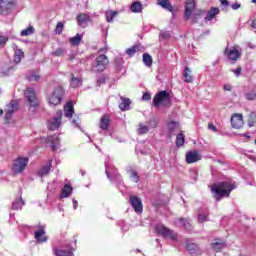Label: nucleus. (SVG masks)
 I'll list each match as a JSON object with an SVG mask.
<instances>
[{
    "mask_svg": "<svg viewBox=\"0 0 256 256\" xmlns=\"http://www.w3.org/2000/svg\"><path fill=\"white\" fill-rule=\"evenodd\" d=\"M236 186L229 182H218L212 185V193H214V198L216 201H221L223 197H229L231 191L235 189Z\"/></svg>",
    "mask_w": 256,
    "mask_h": 256,
    "instance_id": "1",
    "label": "nucleus"
},
{
    "mask_svg": "<svg viewBox=\"0 0 256 256\" xmlns=\"http://www.w3.org/2000/svg\"><path fill=\"white\" fill-rule=\"evenodd\" d=\"M63 95H65V90L63 89V87H56L54 91L47 96L49 105L51 107L61 105V101H63Z\"/></svg>",
    "mask_w": 256,
    "mask_h": 256,
    "instance_id": "2",
    "label": "nucleus"
},
{
    "mask_svg": "<svg viewBox=\"0 0 256 256\" xmlns=\"http://www.w3.org/2000/svg\"><path fill=\"white\" fill-rule=\"evenodd\" d=\"M153 105L155 107H169L171 105V96L167 91H160L153 98Z\"/></svg>",
    "mask_w": 256,
    "mask_h": 256,
    "instance_id": "3",
    "label": "nucleus"
},
{
    "mask_svg": "<svg viewBox=\"0 0 256 256\" xmlns=\"http://www.w3.org/2000/svg\"><path fill=\"white\" fill-rule=\"evenodd\" d=\"M155 231L158 235H160L164 239H171V241H175V242L178 241L177 233H175V231L167 228V226H165L163 224H158L155 227Z\"/></svg>",
    "mask_w": 256,
    "mask_h": 256,
    "instance_id": "4",
    "label": "nucleus"
},
{
    "mask_svg": "<svg viewBox=\"0 0 256 256\" xmlns=\"http://www.w3.org/2000/svg\"><path fill=\"white\" fill-rule=\"evenodd\" d=\"M24 97L30 105L29 111L33 112L35 109H37V107H39V99L37 98L35 89L27 88L24 92Z\"/></svg>",
    "mask_w": 256,
    "mask_h": 256,
    "instance_id": "5",
    "label": "nucleus"
},
{
    "mask_svg": "<svg viewBox=\"0 0 256 256\" xmlns=\"http://www.w3.org/2000/svg\"><path fill=\"white\" fill-rule=\"evenodd\" d=\"M242 53L241 47L239 46H233L231 48L227 47L224 51V55L229 59V61H232V63L241 59Z\"/></svg>",
    "mask_w": 256,
    "mask_h": 256,
    "instance_id": "6",
    "label": "nucleus"
},
{
    "mask_svg": "<svg viewBox=\"0 0 256 256\" xmlns=\"http://www.w3.org/2000/svg\"><path fill=\"white\" fill-rule=\"evenodd\" d=\"M109 65V58L105 54L99 55L94 62L93 68L97 72L105 71Z\"/></svg>",
    "mask_w": 256,
    "mask_h": 256,
    "instance_id": "7",
    "label": "nucleus"
},
{
    "mask_svg": "<svg viewBox=\"0 0 256 256\" xmlns=\"http://www.w3.org/2000/svg\"><path fill=\"white\" fill-rule=\"evenodd\" d=\"M63 119V111L59 110L56 112V117L48 120L47 127L50 131H57L61 127V120Z\"/></svg>",
    "mask_w": 256,
    "mask_h": 256,
    "instance_id": "8",
    "label": "nucleus"
},
{
    "mask_svg": "<svg viewBox=\"0 0 256 256\" xmlns=\"http://www.w3.org/2000/svg\"><path fill=\"white\" fill-rule=\"evenodd\" d=\"M28 163H29V158L19 157L13 163V166H12L13 173H16V174L23 173Z\"/></svg>",
    "mask_w": 256,
    "mask_h": 256,
    "instance_id": "9",
    "label": "nucleus"
},
{
    "mask_svg": "<svg viewBox=\"0 0 256 256\" xmlns=\"http://www.w3.org/2000/svg\"><path fill=\"white\" fill-rule=\"evenodd\" d=\"M130 205L135 213L141 215L143 213V202L137 196H130Z\"/></svg>",
    "mask_w": 256,
    "mask_h": 256,
    "instance_id": "10",
    "label": "nucleus"
},
{
    "mask_svg": "<svg viewBox=\"0 0 256 256\" xmlns=\"http://www.w3.org/2000/svg\"><path fill=\"white\" fill-rule=\"evenodd\" d=\"M243 114L234 113L231 117V126L233 129H241L243 127Z\"/></svg>",
    "mask_w": 256,
    "mask_h": 256,
    "instance_id": "11",
    "label": "nucleus"
},
{
    "mask_svg": "<svg viewBox=\"0 0 256 256\" xmlns=\"http://www.w3.org/2000/svg\"><path fill=\"white\" fill-rule=\"evenodd\" d=\"M17 109H19V104L16 101H11L5 110L6 121H9V119H11L13 113H15V111H17Z\"/></svg>",
    "mask_w": 256,
    "mask_h": 256,
    "instance_id": "12",
    "label": "nucleus"
},
{
    "mask_svg": "<svg viewBox=\"0 0 256 256\" xmlns=\"http://www.w3.org/2000/svg\"><path fill=\"white\" fill-rule=\"evenodd\" d=\"M13 9V0H0V13L7 15Z\"/></svg>",
    "mask_w": 256,
    "mask_h": 256,
    "instance_id": "13",
    "label": "nucleus"
},
{
    "mask_svg": "<svg viewBox=\"0 0 256 256\" xmlns=\"http://www.w3.org/2000/svg\"><path fill=\"white\" fill-rule=\"evenodd\" d=\"M197 161H201V155L197 150H193L186 153V163H197Z\"/></svg>",
    "mask_w": 256,
    "mask_h": 256,
    "instance_id": "14",
    "label": "nucleus"
},
{
    "mask_svg": "<svg viewBox=\"0 0 256 256\" xmlns=\"http://www.w3.org/2000/svg\"><path fill=\"white\" fill-rule=\"evenodd\" d=\"M195 9V0H187L185 5V13L184 19H191V15H193V10Z\"/></svg>",
    "mask_w": 256,
    "mask_h": 256,
    "instance_id": "15",
    "label": "nucleus"
},
{
    "mask_svg": "<svg viewBox=\"0 0 256 256\" xmlns=\"http://www.w3.org/2000/svg\"><path fill=\"white\" fill-rule=\"evenodd\" d=\"M34 237L38 243H46L47 236H45V228L43 226H39V229L34 232Z\"/></svg>",
    "mask_w": 256,
    "mask_h": 256,
    "instance_id": "16",
    "label": "nucleus"
},
{
    "mask_svg": "<svg viewBox=\"0 0 256 256\" xmlns=\"http://www.w3.org/2000/svg\"><path fill=\"white\" fill-rule=\"evenodd\" d=\"M157 5L165 9V11H169V13H175V9L173 8V4L169 0H157Z\"/></svg>",
    "mask_w": 256,
    "mask_h": 256,
    "instance_id": "17",
    "label": "nucleus"
},
{
    "mask_svg": "<svg viewBox=\"0 0 256 256\" xmlns=\"http://www.w3.org/2000/svg\"><path fill=\"white\" fill-rule=\"evenodd\" d=\"M73 193V187H71V184H65L62 188V192L60 194V199H67V197H70Z\"/></svg>",
    "mask_w": 256,
    "mask_h": 256,
    "instance_id": "18",
    "label": "nucleus"
},
{
    "mask_svg": "<svg viewBox=\"0 0 256 256\" xmlns=\"http://www.w3.org/2000/svg\"><path fill=\"white\" fill-rule=\"evenodd\" d=\"M121 103L119 104L120 111H129L131 107V100L123 96L120 97Z\"/></svg>",
    "mask_w": 256,
    "mask_h": 256,
    "instance_id": "19",
    "label": "nucleus"
},
{
    "mask_svg": "<svg viewBox=\"0 0 256 256\" xmlns=\"http://www.w3.org/2000/svg\"><path fill=\"white\" fill-rule=\"evenodd\" d=\"M219 15V8L212 7L206 14V17L204 18V21H213L215 17Z\"/></svg>",
    "mask_w": 256,
    "mask_h": 256,
    "instance_id": "20",
    "label": "nucleus"
},
{
    "mask_svg": "<svg viewBox=\"0 0 256 256\" xmlns=\"http://www.w3.org/2000/svg\"><path fill=\"white\" fill-rule=\"evenodd\" d=\"M168 137H173L175 135V131H179V124L175 121L168 122Z\"/></svg>",
    "mask_w": 256,
    "mask_h": 256,
    "instance_id": "21",
    "label": "nucleus"
},
{
    "mask_svg": "<svg viewBox=\"0 0 256 256\" xmlns=\"http://www.w3.org/2000/svg\"><path fill=\"white\" fill-rule=\"evenodd\" d=\"M74 113H75V108H73V104L71 102H68L64 106V115H65V117H67L68 119H71V117H73Z\"/></svg>",
    "mask_w": 256,
    "mask_h": 256,
    "instance_id": "22",
    "label": "nucleus"
},
{
    "mask_svg": "<svg viewBox=\"0 0 256 256\" xmlns=\"http://www.w3.org/2000/svg\"><path fill=\"white\" fill-rule=\"evenodd\" d=\"M89 21H91V18L86 13H82L77 16V23L80 27H83L85 23H89Z\"/></svg>",
    "mask_w": 256,
    "mask_h": 256,
    "instance_id": "23",
    "label": "nucleus"
},
{
    "mask_svg": "<svg viewBox=\"0 0 256 256\" xmlns=\"http://www.w3.org/2000/svg\"><path fill=\"white\" fill-rule=\"evenodd\" d=\"M51 171V161H49L45 166L38 170L39 177H47Z\"/></svg>",
    "mask_w": 256,
    "mask_h": 256,
    "instance_id": "24",
    "label": "nucleus"
},
{
    "mask_svg": "<svg viewBox=\"0 0 256 256\" xmlns=\"http://www.w3.org/2000/svg\"><path fill=\"white\" fill-rule=\"evenodd\" d=\"M211 247H212V249L214 251H216V253H219V251L224 249L225 241H223V240H215L214 242H212Z\"/></svg>",
    "mask_w": 256,
    "mask_h": 256,
    "instance_id": "25",
    "label": "nucleus"
},
{
    "mask_svg": "<svg viewBox=\"0 0 256 256\" xmlns=\"http://www.w3.org/2000/svg\"><path fill=\"white\" fill-rule=\"evenodd\" d=\"M48 143H51L52 151H55L59 147V136L53 135L47 138Z\"/></svg>",
    "mask_w": 256,
    "mask_h": 256,
    "instance_id": "26",
    "label": "nucleus"
},
{
    "mask_svg": "<svg viewBox=\"0 0 256 256\" xmlns=\"http://www.w3.org/2000/svg\"><path fill=\"white\" fill-rule=\"evenodd\" d=\"M209 221V211L208 210H200L198 212V223H205Z\"/></svg>",
    "mask_w": 256,
    "mask_h": 256,
    "instance_id": "27",
    "label": "nucleus"
},
{
    "mask_svg": "<svg viewBox=\"0 0 256 256\" xmlns=\"http://www.w3.org/2000/svg\"><path fill=\"white\" fill-rule=\"evenodd\" d=\"M25 57V53H23V50L19 48H14V61L15 63H21V60Z\"/></svg>",
    "mask_w": 256,
    "mask_h": 256,
    "instance_id": "28",
    "label": "nucleus"
},
{
    "mask_svg": "<svg viewBox=\"0 0 256 256\" xmlns=\"http://www.w3.org/2000/svg\"><path fill=\"white\" fill-rule=\"evenodd\" d=\"M54 253L56 256H71L73 252L69 249L55 248Z\"/></svg>",
    "mask_w": 256,
    "mask_h": 256,
    "instance_id": "29",
    "label": "nucleus"
},
{
    "mask_svg": "<svg viewBox=\"0 0 256 256\" xmlns=\"http://www.w3.org/2000/svg\"><path fill=\"white\" fill-rule=\"evenodd\" d=\"M130 11H132V13H141L143 11V4L139 1H135L130 6Z\"/></svg>",
    "mask_w": 256,
    "mask_h": 256,
    "instance_id": "30",
    "label": "nucleus"
},
{
    "mask_svg": "<svg viewBox=\"0 0 256 256\" xmlns=\"http://www.w3.org/2000/svg\"><path fill=\"white\" fill-rule=\"evenodd\" d=\"M110 121L111 120L109 119V116L104 115L100 121V129H102L103 131H107V129H109Z\"/></svg>",
    "mask_w": 256,
    "mask_h": 256,
    "instance_id": "31",
    "label": "nucleus"
},
{
    "mask_svg": "<svg viewBox=\"0 0 256 256\" xmlns=\"http://www.w3.org/2000/svg\"><path fill=\"white\" fill-rule=\"evenodd\" d=\"M105 172H106L108 179H110V181H111V179H113V177H116V178L119 177V173H117V168H115V167H112V170H110L109 166H106Z\"/></svg>",
    "mask_w": 256,
    "mask_h": 256,
    "instance_id": "32",
    "label": "nucleus"
},
{
    "mask_svg": "<svg viewBox=\"0 0 256 256\" xmlns=\"http://www.w3.org/2000/svg\"><path fill=\"white\" fill-rule=\"evenodd\" d=\"M183 78L186 83H193V76H191V69L189 67H185Z\"/></svg>",
    "mask_w": 256,
    "mask_h": 256,
    "instance_id": "33",
    "label": "nucleus"
},
{
    "mask_svg": "<svg viewBox=\"0 0 256 256\" xmlns=\"http://www.w3.org/2000/svg\"><path fill=\"white\" fill-rule=\"evenodd\" d=\"M119 12L113 11V10H108L105 12V17L107 23H113V20L115 19L116 15H118Z\"/></svg>",
    "mask_w": 256,
    "mask_h": 256,
    "instance_id": "34",
    "label": "nucleus"
},
{
    "mask_svg": "<svg viewBox=\"0 0 256 256\" xmlns=\"http://www.w3.org/2000/svg\"><path fill=\"white\" fill-rule=\"evenodd\" d=\"M83 83V80L80 78H75V75L72 74L70 86L73 87V89H77V87H81Z\"/></svg>",
    "mask_w": 256,
    "mask_h": 256,
    "instance_id": "35",
    "label": "nucleus"
},
{
    "mask_svg": "<svg viewBox=\"0 0 256 256\" xmlns=\"http://www.w3.org/2000/svg\"><path fill=\"white\" fill-rule=\"evenodd\" d=\"M23 205H25V202H23V199L17 198L12 203V209H14V211H19V209H21V207H23Z\"/></svg>",
    "mask_w": 256,
    "mask_h": 256,
    "instance_id": "36",
    "label": "nucleus"
},
{
    "mask_svg": "<svg viewBox=\"0 0 256 256\" xmlns=\"http://www.w3.org/2000/svg\"><path fill=\"white\" fill-rule=\"evenodd\" d=\"M35 33V27L29 26L28 28L22 30L20 32L21 37H29V35H33Z\"/></svg>",
    "mask_w": 256,
    "mask_h": 256,
    "instance_id": "37",
    "label": "nucleus"
},
{
    "mask_svg": "<svg viewBox=\"0 0 256 256\" xmlns=\"http://www.w3.org/2000/svg\"><path fill=\"white\" fill-rule=\"evenodd\" d=\"M179 223L182 227H184V229H186V231H191V222L189 219L180 218Z\"/></svg>",
    "mask_w": 256,
    "mask_h": 256,
    "instance_id": "38",
    "label": "nucleus"
},
{
    "mask_svg": "<svg viewBox=\"0 0 256 256\" xmlns=\"http://www.w3.org/2000/svg\"><path fill=\"white\" fill-rule=\"evenodd\" d=\"M179 223L182 227H184V229H186V231H191V222L189 219L180 218Z\"/></svg>",
    "mask_w": 256,
    "mask_h": 256,
    "instance_id": "39",
    "label": "nucleus"
},
{
    "mask_svg": "<svg viewBox=\"0 0 256 256\" xmlns=\"http://www.w3.org/2000/svg\"><path fill=\"white\" fill-rule=\"evenodd\" d=\"M143 63L146 67H151V65H153V58L149 54L145 53L143 54Z\"/></svg>",
    "mask_w": 256,
    "mask_h": 256,
    "instance_id": "40",
    "label": "nucleus"
},
{
    "mask_svg": "<svg viewBox=\"0 0 256 256\" xmlns=\"http://www.w3.org/2000/svg\"><path fill=\"white\" fill-rule=\"evenodd\" d=\"M81 39H83V35L77 34L76 36L70 38V43L74 46L79 45V43H81Z\"/></svg>",
    "mask_w": 256,
    "mask_h": 256,
    "instance_id": "41",
    "label": "nucleus"
},
{
    "mask_svg": "<svg viewBox=\"0 0 256 256\" xmlns=\"http://www.w3.org/2000/svg\"><path fill=\"white\" fill-rule=\"evenodd\" d=\"M255 123H256V113L251 112L248 117V126L253 127V125H255Z\"/></svg>",
    "mask_w": 256,
    "mask_h": 256,
    "instance_id": "42",
    "label": "nucleus"
},
{
    "mask_svg": "<svg viewBox=\"0 0 256 256\" xmlns=\"http://www.w3.org/2000/svg\"><path fill=\"white\" fill-rule=\"evenodd\" d=\"M185 143V135L183 133H180L176 137V145L178 147H182V145Z\"/></svg>",
    "mask_w": 256,
    "mask_h": 256,
    "instance_id": "43",
    "label": "nucleus"
},
{
    "mask_svg": "<svg viewBox=\"0 0 256 256\" xmlns=\"http://www.w3.org/2000/svg\"><path fill=\"white\" fill-rule=\"evenodd\" d=\"M137 132L138 135H145V133H149V126L140 124Z\"/></svg>",
    "mask_w": 256,
    "mask_h": 256,
    "instance_id": "44",
    "label": "nucleus"
},
{
    "mask_svg": "<svg viewBox=\"0 0 256 256\" xmlns=\"http://www.w3.org/2000/svg\"><path fill=\"white\" fill-rule=\"evenodd\" d=\"M137 51H139V46H132L126 50V53L129 55V57H133Z\"/></svg>",
    "mask_w": 256,
    "mask_h": 256,
    "instance_id": "45",
    "label": "nucleus"
},
{
    "mask_svg": "<svg viewBox=\"0 0 256 256\" xmlns=\"http://www.w3.org/2000/svg\"><path fill=\"white\" fill-rule=\"evenodd\" d=\"M245 97H246L247 101H255V99H256V91L252 90V91L246 93Z\"/></svg>",
    "mask_w": 256,
    "mask_h": 256,
    "instance_id": "46",
    "label": "nucleus"
},
{
    "mask_svg": "<svg viewBox=\"0 0 256 256\" xmlns=\"http://www.w3.org/2000/svg\"><path fill=\"white\" fill-rule=\"evenodd\" d=\"M63 22H58L55 28V33L56 35H61V33H63Z\"/></svg>",
    "mask_w": 256,
    "mask_h": 256,
    "instance_id": "47",
    "label": "nucleus"
},
{
    "mask_svg": "<svg viewBox=\"0 0 256 256\" xmlns=\"http://www.w3.org/2000/svg\"><path fill=\"white\" fill-rule=\"evenodd\" d=\"M130 177L134 183H139V174L136 171H131Z\"/></svg>",
    "mask_w": 256,
    "mask_h": 256,
    "instance_id": "48",
    "label": "nucleus"
},
{
    "mask_svg": "<svg viewBox=\"0 0 256 256\" xmlns=\"http://www.w3.org/2000/svg\"><path fill=\"white\" fill-rule=\"evenodd\" d=\"M189 177L195 182L197 181V177H198V174H197V170L195 169H192L189 171Z\"/></svg>",
    "mask_w": 256,
    "mask_h": 256,
    "instance_id": "49",
    "label": "nucleus"
},
{
    "mask_svg": "<svg viewBox=\"0 0 256 256\" xmlns=\"http://www.w3.org/2000/svg\"><path fill=\"white\" fill-rule=\"evenodd\" d=\"M63 53H65V49L63 48H57L52 54L55 57H61L63 55Z\"/></svg>",
    "mask_w": 256,
    "mask_h": 256,
    "instance_id": "50",
    "label": "nucleus"
},
{
    "mask_svg": "<svg viewBox=\"0 0 256 256\" xmlns=\"http://www.w3.org/2000/svg\"><path fill=\"white\" fill-rule=\"evenodd\" d=\"M28 81H39V75L37 74H30L27 76Z\"/></svg>",
    "mask_w": 256,
    "mask_h": 256,
    "instance_id": "51",
    "label": "nucleus"
},
{
    "mask_svg": "<svg viewBox=\"0 0 256 256\" xmlns=\"http://www.w3.org/2000/svg\"><path fill=\"white\" fill-rule=\"evenodd\" d=\"M160 37H162V39H169V37H171V33L169 31H162L160 33Z\"/></svg>",
    "mask_w": 256,
    "mask_h": 256,
    "instance_id": "52",
    "label": "nucleus"
},
{
    "mask_svg": "<svg viewBox=\"0 0 256 256\" xmlns=\"http://www.w3.org/2000/svg\"><path fill=\"white\" fill-rule=\"evenodd\" d=\"M7 43V37L0 36V49L5 47V44Z\"/></svg>",
    "mask_w": 256,
    "mask_h": 256,
    "instance_id": "53",
    "label": "nucleus"
},
{
    "mask_svg": "<svg viewBox=\"0 0 256 256\" xmlns=\"http://www.w3.org/2000/svg\"><path fill=\"white\" fill-rule=\"evenodd\" d=\"M143 101H151V94L149 92H146L142 96Z\"/></svg>",
    "mask_w": 256,
    "mask_h": 256,
    "instance_id": "54",
    "label": "nucleus"
},
{
    "mask_svg": "<svg viewBox=\"0 0 256 256\" xmlns=\"http://www.w3.org/2000/svg\"><path fill=\"white\" fill-rule=\"evenodd\" d=\"M231 8L234 10V11H237V9H241V4L239 2H236L234 4L231 5Z\"/></svg>",
    "mask_w": 256,
    "mask_h": 256,
    "instance_id": "55",
    "label": "nucleus"
},
{
    "mask_svg": "<svg viewBox=\"0 0 256 256\" xmlns=\"http://www.w3.org/2000/svg\"><path fill=\"white\" fill-rule=\"evenodd\" d=\"M104 83H105V76L98 78V80H97L98 86L104 85Z\"/></svg>",
    "mask_w": 256,
    "mask_h": 256,
    "instance_id": "56",
    "label": "nucleus"
},
{
    "mask_svg": "<svg viewBox=\"0 0 256 256\" xmlns=\"http://www.w3.org/2000/svg\"><path fill=\"white\" fill-rule=\"evenodd\" d=\"M232 73H234L236 77H239L241 75V67H238L237 69L232 70Z\"/></svg>",
    "mask_w": 256,
    "mask_h": 256,
    "instance_id": "57",
    "label": "nucleus"
},
{
    "mask_svg": "<svg viewBox=\"0 0 256 256\" xmlns=\"http://www.w3.org/2000/svg\"><path fill=\"white\" fill-rule=\"evenodd\" d=\"M72 125H74V127H81V125H79V118H74L72 120Z\"/></svg>",
    "mask_w": 256,
    "mask_h": 256,
    "instance_id": "58",
    "label": "nucleus"
},
{
    "mask_svg": "<svg viewBox=\"0 0 256 256\" xmlns=\"http://www.w3.org/2000/svg\"><path fill=\"white\" fill-rule=\"evenodd\" d=\"M224 91H231V89H233V86H231V84H225L223 86Z\"/></svg>",
    "mask_w": 256,
    "mask_h": 256,
    "instance_id": "59",
    "label": "nucleus"
},
{
    "mask_svg": "<svg viewBox=\"0 0 256 256\" xmlns=\"http://www.w3.org/2000/svg\"><path fill=\"white\" fill-rule=\"evenodd\" d=\"M208 129H210V131H214V133L217 132V127L211 123L208 124Z\"/></svg>",
    "mask_w": 256,
    "mask_h": 256,
    "instance_id": "60",
    "label": "nucleus"
},
{
    "mask_svg": "<svg viewBox=\"0 0 256 256\" xmlns=\"http://www.w3.org/2000/svg\"><path fill=\"white\" fill-rule=\"evenodd\" d=\"M221 5H224V7H229V1L228 0H220Z\"/></svg>",
    "mask_w": 256,
    "mask_h": 256,
    "instance_id": "61",
    "label": "nucleus"
},
{
    "mask_svg": "<svg viewBox=\"0 0 256 256\" xmlns=\"http://www.w3.org/2000/svg\"><path fill=\"white\" fill-rule=\"evenodd\" d=\"M193 249H197V244H190L188 245V250L193 251Z\"/></svg>",
    "mask_w": 256,
    "mask_h": 256,
    "instance_id": "62",
    "label": "nucleus"
},
{
    "mask_svg": "<svg viewBox=\"0 0 256 256\" xmlns=\"http://www.w3.org/2000/svg\"><path fill=\"white\" fill-rule=\"evenodd\" d=\"M73 207L74 209H77V200H73Z\"/></svg>",
    "mask_w": 256,
    "mask_h": 256,
    "instance_id": "63",
    "label": "nucleus"
},
{
    "mask_svg": "<svg viewBox=\"0 0 256 256\" xmlns=\"http://www.w3.org/2000/svg\"><path fill=\"white\" fill-rule=\"evenodd\" d=\"M252 27H253V29H256V19L253 20V22H252Z\"/></svg>",
    "mask_w": 256,
    "mask_h": 256,
    "instance_id": "64",
    "label": "nucleus"
}]
</instances>
